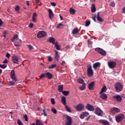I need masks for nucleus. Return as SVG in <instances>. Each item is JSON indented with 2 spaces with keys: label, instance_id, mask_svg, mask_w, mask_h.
Returning a JSON list of instances; mask_svg holds the SVG:
<instances>
[{
  "label": "nucleus",
  "instance_id": "obj_1",
  "mask_svg": "<svg viewBox=\"0 0 125 125\" xmlns=\"http://www.w3.org/2000/svg\"><path fill=\"white\" fill-rule=\"evenodd\" d=\"M114 87L117 92H121L123 90V88H124V86L122 83L118 82L114 84Z\"/></svg>",
  "mask_w": 125,
  "mask_h": 125
},
{
  "label": "nucleus",
  "instance_id": "obj_2",
  "mask_svg": "<svg viewBox=\"0 0 125 125\" xmlns=\"http://www.w3.org/2000/svg\"><path fill=\"white\" fill-rule=\"evenodd\" d=\"M61 102L63 104V105H64L65 108L67 112H68V113H72V110H71V108H70V107H69L68 105H66V97L62 96Z\"/></svg>",
  "mask_w": 125,
  "mask_h": 125
},
{
  "label": "nucleus",
  "instance_id": "obj_3",
  "mask_svg": "<svg viewBox=\"0 0 125 125\" xmlns=\"http://www.w3.org/2000/svg\"><path fill=\"white\" fill-rule=\"evenodd\" d=\"M64 119H65V124L66 125H72V118L70 116L67 115H63L62 116Z\"/></svg>",
  "mask_w": 125,
  "mask_h": 125
},
{
  "label": "nucleus",
  "instance_id": "obj_4",
  "mask_svg": "<svg viewBox=\"0 0 125 125\" xmlns=\"http://www.w3.org/2000/svg\"><path fill=\"white\" fill-rule=\"evenodd\" d=\"M125 119V116L123 114H120L115 117V120L117 123H121V122H123Z\"/></svg>",
  "mask_w": 125,
  "mask_h": 125
},
{
  "label": "nucleus",
  "instance_id": "obj_5",
  "mask_svg": "<svg viewBox=\"0 0 125 125\" xmlns=\"http://www.w3.org/2000/svg\"><path fill=\"white\" fill-rule=\"evenodd\" d=\"M87 74L88 77H92L93 76L94 72L92 70V68L91 67V65L89 64L87 66Z\"/></svg>",
  "mask_w": 125,
  "mask_h": 125
},
{
  "label": "nucleus",
  "instance_id": "obj_6",
  "mask_svg": "<svg viewBox=\"0 0 125 125\" xmlns=\"http://www.w3.org/2000/svg\"><path fill=\"white\" fill-rule=\"evenodd\" d=\"M74 108L78 112H81V111H83L84 109V105L83 104H77V106H74Z\"/></svg>",
  "mask_w": 125,
  "mask_h": 125
},
{
  "label": "nucleus",
  "instance_id": "obj_7",
  "mask_svg": "<svg viewBox=\"0 0 125 125\" xmlns=\"http://www.w3.org/2000/svg\"><path fill=\"white\" fill-rule=\"evenodd\" d=\"M45 37H46V32L44 31H39L37 34L38 39H42V38H44Z\"/></svg>",
  "mask_w": 125,
  "mask_h": 125
},
{
  "label": "nucleus",
  "instance_id": "obj_8",
  "mask_svg": "<svg viewBox=\"0 0 125 125\" xmlns=\"http://www.w3.org/2000/svg\"><path fill=\"white\" fill-rule=\"evenodd\" d=\"M95 114L97 115V116L102 117L103 116V111L99 107H96L95 111Z\"/></svg>",
  "mask_w": 125,
  "mask_h": 125
},
{
  "label": "nucleus",
  "instance_id": "obj_9",
  "mask_svg": "<svg viewBox=\"0 0 125 125\" xmlns=\"http://www.w3.org/2000/svg\"><path fill=\"white\" fill-rule=\"evenodd\" d=\"M95 50V51H97L98 53L103 55V56H105L106 55V51H105V50H103V49L98 47L96 48Z\"/></svg>",
  "mask_w": 125,
  "mask_h": 125
},
{
  "label": "nucleus",
  "instance_id": "obj_10",
  "mask_svg": "<svg viewBox=\"0 0 125 125\" xmlns=\"http://www.w3.org/2000/svg\"><path fill=\"white\" fill-rule=\"evenodd\" d=\"M108 66L110 69H114L117 66V62L114 61L109 62H108Z\"/></svg>",
  "mask_w": 125,
  "mask_h": 125
},
{
  "label": "nucleus",
  "instance_id": "obj_11",
  "mask_svg": "<svg viewBox=\"0 0 125 125\" xmlns=\"http://www.w3.org/2000/svg\"><path fill=\"white\" fill-rule=\"evenodd\" d=\"M85 109L86 110H88V111L93 112L95 110V108H94V106L93 105H91V104H87L85 106Z\"/></svg>",
  "mask_w": 125,
  "mask_h": 125
},
{
  "label": "nucleus",
  "instance_id": "obj_12",
  "mask_svg": "<svg viewBox=\"0 0 125 125\" xmlns=\"http://www.w3.org/2000/svg\"><path fill=\"white\" fill-rule=\"evenodd\" d=\"M10 77L11 79H12L14 82H17V78H16V75H15V72L14 71V70H11L10 73Z\"/></svg>",
  "mask_w": 125,
  "mask_h": 125
},
{
  "label": "nucleus",
  "instance_id": "obj_13",
  "mask_svg": "<svg viewBox=\"0 0 125 125\" xmlns=\"http://www.w3.org/2000/svg\"><path fill=\"white\" fill-rule=\"evenodd\" d=\"M12 59L13 60V63H14L15 64H18V63L20 62V58L16 56H12Z\"/></svg>",
  "mask_w": 125,
  "mask_h": 125
},
{
  "label": "nucleus",
  "instance_id": "obj_14",
  "mask_svg": "<svg viewBox=\"0 0 125 125\" xmlns=\"http://www.w3.org/2000/svg\"><path fill=\"white\" fill-rule=\"evenodd\" d=\"M94 84H95V83H94V82H92L88 84V88L89 89V90H93V87H94Z\"/></svg>",
  "mask_w": 125,
  "mask_h": 125
},
{
  "label": "nucleus",
  "instance_id": "obj_15",
  "mask_svg": "<svg viewBox=\"0 0 125 125\" xmlns=\"http://www.w3.org/2000/svg\"><path fill=\"white\" fill-rule=\"evenodd\" d=\"M114 100L117 102H121L122 101V97L120 95H115L113 96Z\"/></svg>",
  "mask_w": 125,
  "mask_h": 125
},
{
  "label": "nucleus",
  "instance_id": "obj_16",
  "mask_svg": "<svg viewBox=\"0 0 125 125\" xmlns=\"http://www.w3.org/2000/svg\"><path fill=\"white\" fill-rule=\"evenodd\" d=\"M55 53L54 58L56 60H59V58H60V55H59V52L58 51L56 50H54Z\"/></svg>",
  "mask_w": 125,
  "mask_h": 125
},
{
  "label": "nucleus",
  "instance_id": "obj_17",
  "mask_svg": "<svg viewBox=\"0 0 125 125\" xmlns=\"http://www.w3.org/2000/svg\"><path fill=\"white\" fill-rule=\"evenodd\" d=\"M100 97L101 99H103V100H106L107 98V94L104 93H100Z\"/></svg>",
  "mask_w": 125,
  "mask_h": 125
},
{
  "label": "nucleus",
  "instance_id": "obj_18",
  "mask_svg": "<svg viewBox=\"0 0 125 125\" xmlns=\"http://www.w3.org/2000/svg\"><path fill=\"white\" fill-rule=\"evenodd\" d=\"M99 123L103 125H109V122L105 120H100Z\"/></svg>",
  "mask_w": 125,
  "mask_h": 125
},
{
  "label": "nucleus",
  "instance_id": "obj_19",
  "mask_svg": "<svg viewBox=\"0 0 125 125\" xmlns=\"http://www.w3.org/2000/svg\"><path fill=\"white\" fill-rule=\"evenodd\" d=\"M119 112H120V109L116 107H113L110 110V113H118Z\"/></svg>",
  "mask_w": 125,
  "mask_h": 125
},
{
  "label": "nucleus",
  "instance_id": "obj_20",
  "mask_svg": "<svg viewBox=\"0 0 125 125\" xmlns=\"http://www.w3.org/2000/svg\"><path fill=\"white\" fill-rule=\"evenodd\" d=\"M37 16H38L37 13H34L32 16V22L33 23L37 22Z\"/></svg>",
  "mask_w": 125,
  "mask_h": 125
},
{
  "label": "nucleus",
  "instance_id": "obj_21",
  "mask_svg": "<svg viewBox=\"0 0 125 125\" xmlns=\"http://www.w3.org/2000/svg\"><path fill=\"white\" fill-rule=\"evenodd\" d=\"M48 42H51L53 44H55V43L56 42H55V39L53 37H49L48 39Z\"/></svg>",
  "mask_w": 125,
  "mask_h": 125
},
{
  "label": "nucleus",
  "instance_id": "obj_22",
  "mask_svg": "<svg viewBox=\"0 0 125 125\" xmlns=\"http://www.w3.org/2000/svg\"><path fill=\"white\" fill-rule=\"evenodd\" d=\"M45 76H46V78H47L48 79V80H51V79H52L53 78V76L52 74L51 73H50V72H47L45 73Z\"/></svg>",
  "mask_w": 125,
  "mask_h": 125
},
{
  "label": "nucleus",
  "instance_id": "obj_23",
  "mask_svg": "<svg viewBox=\"0 0 125 125\" xmlns=\"http://www.w3.org/2000/svg\"><path fill=\"white\" fill-rule=\"evenodd\" d=\"M48 12L50 19H52V18H53V17L54 16V14H53L52 10H51V9H49Z\"/></svg>",
  "mask_w": 125,
  "mask_h": 125
},
{
  "label": "nucleus",
  "instance_id": "obj_24",
  "mask_svg": "<svg viewBox=\"0 0 125 125\" xmlns=\"http://www.w3.org/2000/svg\"><path fill=\"white\" fill-rule=\"evenodd\" d=\"M97 20L98 22H103V19L100 17V13L99 12L97 14Z\"/></svg>",
  "mask_w": 125,
  "mask_h": 125
},
{
  "label": "nucleus",
  "instance_id": "obj_25",
  "mask_svg": "<svg viewBox=\"0 0 125 125\" xmlns=\"http://www.w3.org/2000/svg\"><path fill=\"white\" fill-rule=\"evenodd\" d=\"M91 12H92V13H94V12H95V11H96V8H95V4H92V5L91 7Z\"/></svg>",
  "mask_w": 125,
  "mask_h": 125
},
{
  "label": "nucleus",
  "instance_id": "obj_26",
  "mask_svg": "<svg viewBox=\"0 0 125 125\" xmlns=\"http://www.w3.org/2000/svg\"><path fill=\"white\" fill-rule=\"evenodd\" d=\"M106 91H107V87L104 85L102 88L100 93H104V92H106Z\"/></svg>",
  "mask_w": 125,
  "mask_h": 125
},
{
  "label": "nucleus",
  "instance_id": "obj_27",
  "mask_svg": "<svg viewBox=\"0 0 125 125\" xmlns=\"http://www.w3.org/2000/svg\"><path fill=\"white\" fill-rule=\"evenodd\" d=\"M54 44H55V47H56L57 50H60V45L58 44V42H56Z\"/></svg>",
  "mask_w": 125,
  "mask_h": 125
},
{
  "label": "nucleus",
  "instance_id": "obj_28",
  "mask_svg": "<svg viewBox=\"0 0 125 125\" xmlns=\"http://www.w3.org/2000/svg\"><path fill=\"white\" fill-rule=\"evenodd\" d=\"M69 12L70 14H72V15H74L75 13H76V10L72 8H70L69 10Z\"/></svg>",
  "mask_w": 125,
  "mask_h": 125
},
{
  "label": "nucleus",
  "instance_id": "obj_29",
  "mask_svg": "<svg viewBox=\"0 0 125 125\" xmlns=\"http://www.w3.org/2000/svg\"><path fill=\"white\" fill-rule=\"evenodd\" d=\"M100 64V63H99L98 62L94 63L93 65L94 69H97V68L98 67V66H99Z\"/></svg>",
  "mask_w": 125,
  "mask_h": 125
},
{
  "label": "nucleus",
  "instance_id": "obj_30",
  "mask_svg": "<svg viewBox=\"0 0 125 125\" xmlns=\"http://www.w3.org/2000/svg\"><path fill=\"white\" fill-rule=\"evenodd\" d=\"M58 89L59 92H62L63 91V85H60L58 86Z\"/></svg>",
  "mask_w": 125,
  "mask_h": 125
},
{
  "label": "nucleus",
  "instance_id": "obj_31",
  "mask_svg": "<svg viewBox=\"0 0 125 125\" xmlns=\"http://www.w3.org/2000/svg\"><path fill=\"white\" fill-rule=\"evenodd\" d=\"M85 88V83H84L82 84V86L79 87V89L81 90H83Z\"/></svg>",
  "mask_w": 125,
  "mask_h": 125
},
{
  "label": "nucleus",
  "instance_id": "obj_32",
  "mask_svg": "<svg viewBox=\"0 0 125 125\" xmlns=\"http://www.w3.org/2000/svg\"><path fill=\"white\" fill-rule=\"evenodd\" d=\"M62 94H63V95H65V96H67L69 95V91H62Z\"/></svg>",
  "mask_w": 125,
  "mask_h": 125
},
{
  "label": "nucleus",
  "instance_id": "obj_33",
  "mask_svg": "<svg viewBox=\"0 0 125 125\" xmlns=\"http://www.w3.org/2000/svg\"><path fill=\"white\" fill-rule=\"evenodd\" d=\"M18 39V35L16 34L14 36L13 38L11 39V42H14L15 40H17Z\"/></svg>",
  "mask_w": 125,
  "mask_h": 125
},
{
  "label": "nucleus",
  "instance_id": "obj_34",
  "mask_svg": "<svg viewBox=\"0 0 125 125\" xmlns=\"http://www.w3.org/2000/svg\"><path fill=\"white\" fill-rule=\"evenodd\" d=\"M77 83H83V80L82 78H79L77 80Z\"/></svg>",
  "mask_w": 125,
  "mask_h": 125
},
{
  "label": "nucleus",
  "instance_id": "obj_35",
  "mask_svg": "<svg viewBox=\"0 0 125 125\" xmlns=\"http://www.w3.org/2000/svg\"><path fill=\"white\" fill-rule=\"evenodd\" d=\"M78 32L79 31H78V28L74 29L72 31L73 35H76V34H77V33H78Z\"/></svg>",
  "mask_w": 125,
  "mask_h": 125
},
{
  "label": "nucleus",
  "instance_id": "obj_36",
  "mask_svg": "<svg viewBox=\"0 0 125 125\" xmlns=\"http://www.w3.org/2000/svg\"><path fill=\"white\" fill-rule=\"evenodd\" d=\"M96 14H93L92 15V19H93V21H94V22H96Z\"/></svg>",
  "mask_w": 125,
  "mask_h": 125
},
{
  "label": "nucleus",
  "instance_id": "obj_37",
  "mask_svg": "<svg viewBox=\"0 0 125 125\" xmlns=\"http://www.w3.org/2000/svg\"><path fill=\"white\" fill-rule=\"evenodd\" d=\"M51 111H52V113H53L54 114H57V110L56 109H55V108H54V107H52V108H51Z\"/></svg>",
  "mask_w": 125,
  "mask_h": 125
},
{
  "label": "nucleus",
  "instance_id": "obj_38",
  "mask_svg": "<svg viewBox=\"0 0 125 125\" xmlns=\"http://www.w3.org/2000/svg\"><path fill=\"white\" fill-rule=\"evenodd\" d=\"M7 67V65L6 64H0V68H1L2 69H5Z\"/></svg>",
  "mask_w": 125,
  "mask_h": 125
},
{
  "label": "nucleus",
  "instance_id": "obj_39",
  "mask_svg": "<svg viewBox=\"0 0 125 125\" xmlns=\"http://www.w3.org/2000/svg\"><path fill=\"white\" fill-rule=\"evenodd\" d=\"M61 27H63V24H62V23H60L56 26V28H57V29H60V28H61Z\"/></svg>",
  "mask_w": 125,
  "mask_h": 125
},
{
  "label": "nucleus",
  "instance_id": "obj_40",
  "mask_svg": "<svg viewBox=\"0 0 125 125\" xmlns=\"http://www.w3.org/2000/svg\"><path fill=\"white\" fill-rule=\"evenodd\" d=\"M39 77H40V79H43V78H46V74L45 73H43L41 74Z\"/></svg>",
  "mask_w": 125,
  "mask_h": 125
},
{
  "label": "nucleus",
  "instance_id": "obj_41",
  "mask_svg": "<svg viewBox=\"0 0 125 125\" xmlns=\"http://www.w3.org/2000/svg\"><path fill=\"white\" fill-rule=\"evenodd\" d=\"M56 67V64H51L48 66L49 69H53Z\"/></svg>",
  "mask_w": 125,
  "mask_h": 125
},
{
  "label": "nucleus",
  "instance_id": "obj_42",
  "mask_svg": "<svg viewBox=\"0 0 125 125\" xmlns=\"http://www.w3.org/2000/svg\"><path fill=\"white\" fill-rule=\"evenodd\" d=\"M83 114L84 117H87L89 115V113H88L87 112H83Z\"/></svg>",
  "mask_w": 125,
  "mask_h": 125
},
{
  "label": "nucleus",
  "instance_id": "obj_43",
  "mask_svg": "<svg viewBox=\"0 0 125 125\" xmlns=\"http://www.w3.org/2000/svg\"><path fill=\"white\" fill-rule=\"evenodd\" d=\"M17 124L19 125H23V123H22V122L21 121V120H20V119L18 120Z\"/></svg>",
  "mask_w": 125,
  "mask_h": 125
},
{
  "label": "nucleus",
  "instance_id": "obj_44",
  "mask_svg": "<svg viewBox=\"0 0 125 125\" xmlns=\"http://www.w3.org/2000/svg\"><path fill=\"white\" fill-rule=\"evenodd\" d=\"M90 24V21H87L85 22L86 27H88V26H89Z\"/></svg>",
  "mask_w": 125,
  "mask_h": 125
},
{
  "label": "nucleus",
  "instance_id": "obj_45",
  "mask_svg": "<svg viewBox=\"0 0 125 125\" xmlns=\"http://www.w3.org/2000/svg\"><path fill=\"white\" fill-rule=\"evenodd\" d=\"M23 118L25 119V122H28V116L27 114H24L23 115Z\"/></svg>",
  "mask_w": 125,
  "mask_h": 125
},
{
  "label": "nucleus",
  "instance_id": "obj_46",
  "mask_svg": "<svg viewBox=\"0 0 125 125\" xmlns=\"http://www.w3.org/2000/svg\"><path fill=\"white\" fill-rule=\"evenodd\" d=\"M27 46L29 50H32L34 49V47H33V46H32L31 45H27Z\"/></svg>",
  "mask_w": 125,
  "mask_h": 125
},
{
  "label": "nucleus",
  "instance_id": "obj_47",
  "mask_svg": "<svg viewBox=\"0 0 125 125\" xmlns=\"http://www.w3.org/2000/svg\"><path fill=\"white\" fill-rule=\"evenodd\" d=\"M51 102L52 105H54V104H55V100H54V98L51 99Z\"/></svg>",
  "mask_w": 125,
  "mask_h": 125
},
{
  "label": "nucleus",
  "instance_id": "obj_48",
  "mask_svg": "<svg viewBox=\"0 0 125 125\" xmlns=\"http://www.w3.org/2000/svg\"><path fill=\"white\" fill-rule=\"evenodd\" d=\"M15 84V82L13 81H10L9 82V85H14Z\"/></svg>",
  "mask_w": 125,
  "mask_h": 125
},
{
  "label": "nucleus",
  "instance_id": "obj_49",
  "mask_svg": "<svg viewBox=\"0 0 125 125\" xmlns=\"http://www.w3.org/2000/svg\"><path fill=\"white\" fill-rule=\"evenodd\" d=\"M62 66H64L66 65V62L64 61H62V62L60 63Z\"/></svg>",
  "mask_w": 125,
  "mask_h": 125
},
{
  "label": "nucleus",
  "instance_id": "obj_50",
  "mask_svg": "<svg viewBox=\"0 0 125 125\" xmlns=\"http://www.w3.org/2000/svg\"><path fill=\"white\" fill-rule=\"evenodd\" d=\"M48 61H49V62H51V61H52V58L51 57V56H48Z\"/></svg>",
  "mask_w": 125,
  "mask_h": 125
},
{
  "label": "nucleus",
  "instance_id": "obj_51",
  "mask_svg": "<svg viewBox=\"0 0 125 125\" xmlns=\"http://www.w3.org/2000/svg\"><path fill=\"white\" fill-rule=\"evenodd\" d=\"M15 10L16 11H19V10H20V7H19V6H16V8H15Z\"/></svg>",
  "mask_w": 125,
  "mask_h": 125
},
{
  "label": "nucleus",
  "instance_id": "obj_52",
  "mask_svg": "<svg viewBox=\"0 0 125 125\" xmlns=\"http://www.w3.org/2000/svg\"><path fill=\"white\" fill-rule=\"evenodd\" d=\"M110 5H111V6H112V7H115V2H110Z\"/></svg>",
  "mask_w": 125,
  "mask_h": 125
},
{
  "label": "nucleus",
  "instance_id": "obj_53",
  "mask_svg": "<svg viewBox=\"0 0 125 125\" xmlns=\"http://www.w3.org/2000/svg\"><path fill=\"white\" fill-rule=\"evenodd\" d=\"M43 116H44V117H46V116H47V114L45 113V111L44 109L43 110Z\"/></svg>",
  "mask_w": 125,
  "mask_h": 125
},
{
  "label": "nucleus",
  "instance_id": "obj_54",
  "mask_svg": "<svg viewBox=\"0 0 125 125\" xmlns=\"http://www.w3.org/2000/svg\"><path fill=\"white\" fill-rule=\"evenodd\" d=\"M80 119H84V116L83 115V114H81L80 116Z\"/></svg>",
  "mask_w": 125,
  "mask_h": 125
},
{
  "label": "nucleus",
  "instance_id": "obj_55",
  "mask_svg": "<svg viewBox=\"0 0 125 125\" xmlns=\"http://www.w3.org/2000/svg\"><path fill=\"white\" fill-rule=\"evenodd\" d=\"M6 57H7V58H9L10 57V54L7 53L6 54Z\"/></svg>",
  "mask_w": 125,
  "mask_h": 125
},
{
  "label": "nucleus",
  "instance_id": "obj_56",
  "mask_svg": "<svg viewBox=\"0 0 125 125\" xmlns=\"http://www.w3.org/2000/svg\"><path fill=\"white\" fill-rule=\"evenodd\" d=\"M87 42H88V44H92V43H93L92 41H91L89 40L87 41Z\"/></svg>",
  "mask_w": 125,
  "mask_h": 125
},
{
  "label": "nucleus",
  "instance_id": "obj_57",
  "mask_svg": "<svg viewBox=\"0 0 125 125\" xmlns=\"http://www.w3.org/2000/svg\"><path fill=\"white\" fill-rule=\"evenodd\" d=\"M33 26H34V24H33L32 23H30L29 25V28H33Z\"/></svg>",
  "mask_w": 125,
  "mask_h": 125
},
{
  "label": "nucleus",
  "instance_id": "obj_58",
  "mask_svg": "<svg viewBox=\"0 0 125 125\" xmlns=\"http://www.w3.org/2000/svg\"><path fill=\"white\" fill-rule=\"evenodd\" d=\"M51 5L52 6H56V4L55 2H51Z\"/></svg>",
  "mask_w": 125,
  "mask_h": 125
},
{
  "label": "nucleus",
  "instance_id": "obj_59",
  "mask_svg": "<svg viewBox=\"0 0 125 125\" xmlns=\"http://www.w3.org/2000/svg\"><path fill=\"white\" fill-rule=\"evenodd\" d=\"M14 45H15V46H16L17 47H18V46H21V44H16V43H14Z\"/></svg>",
  "mask_w": 125,
  "mask_h": 125
},
{
  "label": "nucleus",
  "instance_id": "obj_60",
  "mask_svg": "<svg viewBox=\"0 0 125 125\" xmlns=\"http://www.w3.org/2000/svg\"><path fill=\"white\" fill-rule=\"evenodd\" d=\"M3 63L4 64H6V63H7V60L5 59V60L3 62Z\"/></svg>",
  "mask_w": 125,
  "mask_h": 125
},
{
  "label": "nucleus",
  "instance_id": "obj_61",
  "mask_svg": "<svg viewBox=\"0 0 125 125\" xmlns=\"http://www.w3.org/2000/svg\"><path fill=\"white\" fill-rule=\"evenodd\" d=\"M3 23V22H2L1 19H0V27L2 25Z\"/></svg>",
  "mask_w": 125,
  "mask_h": 125
},
{
  "label": "nucleus",
  "instance_id": "obj_62",
  "mask_svg": "<svg viewBox=\"0 0 125 125\" xmlns=\"http://www.w3.org/2000/svg\"><path fill=\"white\" fill-rule=\"evenodd\" d=\"M65 48H66V49H69V48H70V45H67L66 47Z\"/></svg>",
  "mask_w": 125,
  "mask_h": 125
},
{
  "label": "nucleus",
  "instance_id": "obj_63",
  "mask_svg": "<svg viewBox=\"0 0 125 125\" xmlns=\"http://www.w3.org/2000/svg\"><path fill=\"white\" fill-rule=\"evenodd\" d=\"M89 118H90V116H89L87 118H86L85 121H88V120H89Z\"/></svg>",
  "mask_w": 125,
  "mask_h": 125
},
{
  "label": "nucleus",
  "instance_id": "obj_64",
  "mask_svg": "<svg viewBox=\"0 0 125 125\" xmlns=\"http://www.w3.org/2000/svg\"><path fill=\"white\" fill-rule=\"evenodd\" d=\"M26 4L28 5V6L30 5V2H29V1H26Z\"/></svg>",
  "mask_w": 125,
  "mask_h": 125
}]
</instances>
